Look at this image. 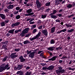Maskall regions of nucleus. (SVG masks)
Instances as JSON below:
<instances>
[{
	"label": "nucleus",
	"mask_w": 75,
	"mask_h": 75,
	"mask_svg": "<svg viewBox=\"0 0 75 75\" xmlns=\"http://www.w3.org/2000/svg\"><path fill=\"white\" fill-rule=\"evenodd\" d=\"M38 28V29H42V25H41Z\"/></svg>",
	"instance_id": "46"
},
{
	"label": "nucleus",
	"mask_w": 75,
	"mask_h": 75,
	"mask_svg": "<svg viewBox=\"0 0 75 75\" xmlns=\"http://www.w3.org/2000/svg\"><path fill=\"white\" fill-rule=\"evenodd\" d=\"M55 5H58V4H60L61 2H60V1L59 0H56L55 1Z\"/></svg>",
	"instance_id": "18"
},
{
	"label": "nucleus",
	"mask_w": 75,
	"mask_h": 75,
	"mask_svg": "<svg viewBox=\"0 0 75 75\" xmlns=\"http://www.w3.org/2000/svg\"><path fill=\"white\" fill-rule=\"evenodd\" d=\"M16 53H13L10 55V56L11 57V59H14L18 57V55L17 54L16 55Z\"/></svg>",
	"instance_id": "5"
},
{
	"label": "nucleus",
	"mask_w": 75,
	"mask_h": 75,
	"mask_svg": "<svg viewBox=\"0 0 75 75\" xmlns=\"http://www.w3.org/2000/svg\"><path fill=\"white\" fill-rule=\"evenodd\" d=\"M35 52H31L30 54L29 55V57L32 58H33L34 57V54H35Z\"/></svg>",
	"instance_id": "8"
},
{
	"label": "nucleus",
	"mask_w": 75,
	"mask_h": 75,
	"mask_svg": "<svg viewBox=\"0 0 75 75\" xmlns=\"http://www.w3.org/2000/svg\"><path fill=\"white\" fill-rule=\"evenodd\" d=\"M56 22H57L58 23H59L61 22V21L60 20H59L58 19H57L55 20Z\"/></svg>",
	"instance_id": "43"
},
{
	"label": "nucleus",
	"mask_w": 75,
	"mask_h": 75,
	"mask_svg": "<svg viewBox=\"0 0 75 75\" xmlns=\"http://www.w3.org/2000/svg\"><path fill=\"white\" fill-rule=\"evenodd\" d=\"M1 27H3L5 26V22H2L1 23Z\"/></svg>",
	"instance_id": "30"
},
{
	"label": "nucleus",
	"mask_w": 75,
	"mask_h": 75,
	"mask_svg": "<svg viewBox=\"0 0 75 75\" xmlns=\"http://www.w3.org/2000/svg\"><path fill=\"white\" fill-rule=\"evenodd\" d=\"M53 13L55 14V13H57V10H54L53 11Z\"/></svg>",
	"instance_id": "49"
},
{
	"label": "nucleus",
	"mask_w": 75,
	"mask_h": 75,
	"mask_svg": "<svg viewBox=\"0 0 75 75\" xmlns=\"http://www.w3.org/2000/svg\"><path fill=\"white\" fill-rule=\"evenodd\" d=\"M36 32H37V29H34L33 31V33H36Z\"/></svg>",
	"instance_id": "42"
},
{
	"label": "nucleus",
	"mask_w": 75,
	"mask_h": 75,
	"mask_svg": "<svg viewBox=\"0 0 75 75\" xmlns=\"http://www.w3.org/2000/svg\"><path fill=\"white\" fill-rule=\"evenodd\" d=\"M20 17H21V16L19 15H18L16 17V19L18 20V19L20 18Z\"/></svg>",
	"instance_id": "31"
},
{
	"label": "nucleus",
	"mask_w": 75,
	"mask_h": 75,
	"mask_svg": "<svg viewBox=\"0 0 75 75\" xmlns=\"http://www.w3.org/2000/svg\"><path fill=\"white\" fill-rule=\"evenodd\" d=\"M71 39V37L68 36L67 38V40H69Z\"/></svg>",
	"instance_id": "58"
},
{
	"label": "nucleus",
	"mask_w": 75,
	"mask_h": 75,
	"mask_svg": "<svg viewBox=\"0 0 75 75\" xmlns=\"http://www.w3.org/2000/svg\"><path fill=\"white\" fill-rule=\"evenodd\" d=\"M25 6H26V7L27 6L29 7V3L27 4H26L25 5Z\"/></svg>",
	"instance_id": "63"
},
{
	"label": "nucleus",
	"mask_w": 75,
	"mask_h": 75,
	"mask_svg": "<svg viewBox=\"0 0 75 75\" xmlns=\"http://www.w3.org/2000/svg\"><path fill=\"white\" fill-rule=\"evenodd\" d=\"M51 17L52 18H53L54 19L57 18V17L55 15H51Z\"/></svg>",
	"instance_id": "28"
},
{
	"label": "nucleus",
	"mask_w": 75,
	"mask_h": 75,
	"mask_svg": "<svg viewBox=\"0 0 75 75\" xmlns=\"http://www.w3.org/2000/svg\"><path fill=\"white\" fill-rule=\"evenodd\" d=\"M8 58V56H6L3 59H2V62H5L6 60H7V59Z\"/></svg>",
	"instance_id": "22"
},
{
	"label": "nucleus",
	"mask_w": 75,
	"mask_h": 75,
	"mask_svg": "<svg viewBox=\"0 0 75 75\" xmlns=\"http://www.w3.org/2000/svg\"><path fill=\"white\" fill-rule=\"evenodd\" d=\"M47 17V15H42V18H46Z\"/></svg>",
	"instance_id": "35"
},
{
	"label": "nucleus",
	"mask_w": 75,
	"mask_h": 75,
	"mask_svg": "<svg viewBox=\"0 0 75 75\" xmlns=\"http://www.w3.org/2000/svg\"><path fill=\"white\" fill-rule=\"evenodd\" d=\"M14 7L13 5H8V6L7 7V8L9 10L10 9H12Z\"/></svg>",
	"instance_id": "15"
},
{
	"label": "nucleus",
	"mask_w": 75,
	"mask_h": 75,
	"mask_svg": "<svg viewBox=\"0 0 75 75\" xmlns=\"http://www.w3.org/2000/svg\"><path fill=\"white\" fill-rule=\"evenodd\" d=\"M58 17H61L62 16V15L61 14L59 13L58 14Z\"/></svg>",
	"instance_id": "59"
},
{
	"label": "nucleus",
	"mask_w": 75,
	"mask_h": 75,
	"mask_svg": "<svg viewBox=\"0 0 75 75\" xmlns=\"http://www.w3.org/2000/svg\"><path fill=\"white\" fill-rule=\"evenodd\" d=\"M10 69V67H9V64H2V66H0V72H1L5 71V70H9Z\"/></svg>",
	"instance_id": "1"
},
{
	"label": "nucleus",
	"mask_w": 75,
	"mask_h": 75,
	"mask_svg": "<svg viewBox=\"0 0 75 75\" xmlns=\"http://www.w3.org/2000/svg\"><path fill=\"white\" fill-rule=\"evenodd\" d=\"M29 30H30V28H25L22 31V33L20 34V35L22 37H24V36L25 35V34H27Z\"/></svg>",
	"instance_id": "3"
},
{
	"label": "nucleus",
	"mask_w": 75,
	"mask_h": 75,
	"mask_svg": "<svg viewBox=\"0 0 75 75\" xmlns=\"http://www.w3.org/2000/svg\"><path fill=\"white\" fill-rule=\"evenodd\" d=\"M26 52H27V54H30L31 53V51H29L28 50H27L26 51Z\"/></svg>",
	"instance_id": "40"
},
{
	"label": "nucleus",
	"mask_w": 75,
	"mask_h": 75,
	"mask_svg": "<svg viewBox=\"0 0 75 75\" xmlns=\"http://www.w3.org/2000/svg\"><path fill=\"white\" fill-rule=\"evenodd\" d=\"M47 69H48V67H42V70L43 71H44V70H47Z\"/></svg>",
	"instance_id": "32"
},
{
	"label": "nucleus",
	"mask_w": 75,
	"mask_h": 75,
	"mask_svg": "<svg viewBox=\"0 0 75 75\" xmlns=\"http://www.w3.org/2000/svg\"><path fill=\"white\" fill-rule=\"evenodd\" d=\"M14 32L16 34H17V33H18V30H15Z\"/></svg>",
	"instance_id": "60"
},
{
	"label": "nucleus",
	"mask_w": 75,
	"mask_h": 75,
	"mask_svg": "<svg viewBox=\"0 0 75 75\" xmlns=\"http://www.w3.org/2000/svg\"><path fill=\"white\" fill-rule=\"evenodd\" d=\"M74 31V29H71L70 30H67V31L68 33H71V32H72Z\"/></svg>",
	"instance_id": "24"
},
{
	"label": "nucleus",
	"mask_w": 75,
	"mask_h": 75,
	"mask_svg": "<svg viewBox=\"0 0 75 75\" xmlns=\"http://www.w3.org/2000/svg\"><path fill=\"white\" fill-rule=\"evenodd\" d=\"M48 50H49V51H54L55 50V47L54 46L51 47H49L47 49Z\"/></svg>",
	"instance_id": "13"
},
{
	"label": "nucleus",
	"mask_w": 75,
	"mask_h": 75,
	"mask_svg": "<svg viewBox=\"0 0 75 75\" xmlns=\"http://www.w3.org/2000/svg\"><path fill=\"white\" fill-rule=\"evenodd\" d=\"M24 66L23 64H19L17 66L18 67V70H20L21 69H22L23 68Z\"/></svg>",
	"instance_id": "10"
},
{
	"label": "nucleus",
	"mask_w": 75,
	"mask_h": 75,
	"mask_svg": "<svg viewBox=\"0 0 75 75\" xmlns=\"http://www.w3.org/2000/svg\"><path fill=\"white\" fill-rule=\"evenodd\" d=\"M40 35H41V32L39 31L38 34V35L35 36V37H36L37 38H38V37H39L40 36Z\"/></svg>",
	"instance_id": "26"
},
{
	"label": "nucleus",
	"mask_w": 75,
	"mask_h": 75,
	"mask_svg": "<svg viewBox=\"0 0 75 75\" xmlns=\"http://www.w3.org/2000/svg\"><path fill=\"white\" fill-rule=\"evenodd\" d=\"M40 65H41L42 66H44L45 65H47V64L46 63H41L40 64Z\"/></svg>",
	"instance_id": "47"
},
{
	"label": "nucleus",
	"mask_w": 75,
	"mask_h": 75,
	"mask_svg": "<svg viewBox=\"0 0 75 75\" xmlns=\"http://www.w3.org/2000/svg\"><path fill=\"white\" fill-rule=\"evenodd\" d=\"M36 27V25H34L32 26V28L31 29V30H33V29H34V28H35Z\"/></svg>",
	"instance_id": "39"
},
{
	"label": "nucleus",
	"mask_w": 75,
	"mask_h": 75,
	"mask_svg": "<svg viewBox=\"0 0 75 75\" xmlns=\"http://www.w3.org/2000/svg\"><path fill=\"white\" fill-rule=\"evenodd\" d=\"M18 30V33H19V32H21V31H22V29L21 28L19 30Z\"/></svg>",
	"instance_id": "62"
},
{
	"label": "nucleus",
	"mask_w": 75,
	"mask_h": 75,
	"mask_svg": "<svg viewBox=\"0 0 75 75\" xmlns=\"http://www.w3.org/2000/svg\"><path fill=\"white\" fill-rule=\"evenodd\" d=\"M50 10V8H48V9H46V11L47 12H49V11Z\"/></svg>",
	"instance_id": "51"
},
{
	"label": "nucleus",
	"mask_w": 75,
	"mask_h": 75,
	"mask_svg": "<svg viewBox=\"0 0 75 75\" xmlns=\"http://www.w3.org/2000/svg\"><path fill=\"white\" fill-rule=\"evenodd\" d=\"M16 10H19L20 9V8L18 6L16 7Z\"/></svg>",
	"instance_id": "41"
},
{
	"label": "nucleus",
	"mask_w": 75,
	"mask_h": 75,
	"mask_svg": "<svg viewBox=\"0 0 75 75\" xmlns=\"http://www.w3.org/2000/svg\"><path fill=\"white\" fill-rule=\"evenodd\" d=\"M8 41H6L4 42V44L6 45H7V44H8Z\"/></svg>",
	"instance_id": "50"
},
{
	"label": "nucleus",
	"mask_w": 75,
	"mask_h": 75,
	"mask_svg": "<svg viewBox=\"0 0 75 75\" xmlns=\"http://www.w3.org/2000/svg\"><path fill=\"white\" fill-rule=\"evenodd\" d=\"M7 47V46H6V45L5 44H4L3 45H2V48H3V49H4L6 48Z\"/></svg>",
	"instance_id": "36"
},
{
	"label": "nucleus",
	"mask_w": 75,
	"mask_h": 75,
	"mask_svg": "<svg viewBox=\"0 0 75 75\" xmlns=\"http://www.w3.org/2000/svg\"><path fill=\"white\" fill-rule=\"evenodd\" d=\"M31 74V71H27L26 72L25 75H30Z\"/></svg>",
	"instance_id": "21"
},
{
	"label": "nucleus",
	"mask_w": 75,
	"mask_h": 75,
	"mask_svg": "<svg viewBox=\"0 0 75 75\" xmlns=\"http://www.w3.org/2000/svg\"><path fill=\"white\" fill-rule=\"evenodd\" d=\"M19 59H20V62H24L25 61V59L24 58L23 56H21L19 57Z\"/></svg>",
	"instance_id": "7"
},
{
	"label": "nucleus",
	"mask_w": 75,
	"mask_h": 75,
	"mask_svg": "<svg viewBox=\"0 0 75 75\" xmlns=\"http://www.w3.org/2000/svg\"><path fill=\"white\" fill-rule=\"evenodd\" d=\"M26 12L27 14H25V16H30L31 17H35L36 15L34 14V12H33V9H28L26 11Z\"/></svg>",
	"instance_id": "2"
},
{
	"label": "nucleus",
	"mask_w": 75,
	"mask_h": 75,
	"mask_svg": "<svg viewBox=\"0 0 75 75\" xmlns=\"http://www.w3.org/2000/svg\"><path fill=\"white\" fill-rule=\"evenodd\" d=\"M48 68L49 70H52V69H54V66H53L52 65H51Z\"/></svg>",
	"instance_id": "19"
},
{
	"label": "nucleus",
	"mask_w": 75,
	"mask_h": 75,
	"mask_svg": "<svg viewBox=\"0 0 75 75\" xmlns=\"http://www.w3.org/2000/svg\"><path fill=\"white\" fill-rule=\"evenodd\" d=\"M36 4L37 5V7H38V8H39L41 7V3L39 1L37 0L36 2Z\"/></svg>",
	"instance_id": "6"
},
{
	"label": "nucleus",
	"mask_w": 75,
	"mask_h": 75,
	"mask_svg": "<svg viewBox=\"0 0 75 75\" xmlns=\"http://www.w3.org/2000/svg\"><path fill=\"white\" fill-rule=\"evenodd\" d=\"M56 58H57V56H53L52 58L49 59L48 61H55V60L56 59Z\"/></svg>",
	"instance_id": "9"
},
{
	"label": "nucleus",
	"mask_w": 75,
	"mask_h": 75,
	"mask_svg": "<svg viewBox=\"0 0 75 75\" xmlns=\"http://www.w3.org/2000/svg\"><path fill=\"white\" fill-rule=\"evenodd\" d=\"M20 23L19 22H17L15 23V26H18V25Z\"/></svg>",
	"instance_id": "34"
},
{
	"label": "nucleus",
	"mask_w": 75,
	"mask_h": 75,
	"mask_svg": "<svg viewBox=\"0 0 75 75\" xmlns=\"http://www.w3.org/2000/svg\"><path fill=\"white\" fill-rule=\"evenodd\" d=\"M67 8H71L72 7V4H69L67 6Z\"/></svg>",
	"instance_id": "29"
},
{
	"label": "nucleus",
	"mask_w": 75,
	"mask_h": 75,
	"mask_svg": "<svg viewBox=\"0 0 75 75\" xmlns=\"http://www.w3.org/2000/svg\"><path fill=\"white\" fill-rule=\"evenodd\" d=\"M16 26V25H15V23H13L12 25H11V27H12L13 28V27H14Z\"/></svg>",
	"instance_id": "48"
},
{
	"label": "nucleus",
	"mask_w": 75,
	"mask_h": 75,
	"mask_svg": "<svg viewBox=\"0 0 75 75\" xmlns=\"http://www.w3.org/2000/svg\"><path fill=\"white\" fill-rule=\"evenodd\" d=\"M23 10V9H20L19 11V12H21V11H22Z\"/></svg>",
	"instance_id": "64"
},
{
	"label": "nucleus",
	"mask_w": 75,
	"mask_h": 75,
	"mask_svg": "<svg viewBox=\"0 0 75 75\" xmlns=\"http://www.w3.org/2000/svg\"><path fill=\"white\" fill-rule=\"evenodd\" d=\"M30 34H28L27 35H26L25 36V37H28L30 36Z\"/></svg>",
	"instance_id": "53"
},
{
	"label": "nucleus",
	"mask_w": 75,
	"mask_h": 75,
	"mask_svg": "<svg viewBox=\"0 0 75 75\" xmlns=\"http://www.w3.org/2000/svg\"><path fill=\"white\" fill-rule=\"evenodd\" d=\"M20 50V49L19 48L18 49H14L15 51H16V52H18Z\"/></svg>",
	"instance_id": "38"
},
{
	"label": "nucleus",
	"mask_w": 75,
	"mask_h": 75,
	"mask_svg": "<svg viewBox=\"0 0 75 75\" xmlns=\"http://www.w3.org/2000/svg\"><path fill=\"white\" fill-rule=\"evenodd\" d=\"M42 33H43V34H44V35H46V36L48 35V32H47V30H42Z\"/></svg>",
	"instance_id": "11"
},
{
	"label": "nucleus",
	"mask_w": 75,
	"mask_h": 75,
	"mask_svg": "<svg viewBox=\"0 0 75 75\" xmlns=\"http://www.w3.org/2000/svg\"><path fill=\"white\" fill-rule=\"evenodd\" d=\"M42 51H42V50L40 51H38V54H41V52H42Z\"/></svg>",
	"instance_id": "54"
},
{
	"label": "nucleus",
	"mask_w": 75,
	"mask_h": 75,
	"mask_svg": "<svg viewBox=\"0 0 75 75\" xmlns=\"http://www.w3.org/2000/svg\"><path fill=\"white\" fill-rule=\"evenodd\" d=\"M9 16H10V17L11 18H12V17H13V13H11Z\"/></svg>",
	"instance_id": "52"
},
{
	"label": "nucleus",
	"mask_w": 75,
	"mask_h": 75,
	"mask_svg": "<svg viewBox=\"0 0 75 75\" xmlns=\"http://www.w3.org/2000/svg\"><path fill=\"white\" fill-rule=\"evenodd\" d=\"M37 38H36V36H35L34 37H33L32 38H29V39L31 41H33V40H35V39H37Z\"/></svg>",
	"instance_id": "25"
},
{
	"label": "nucleus",
	"mask_w": 75,
	"mask_h": 75,
	"mask_svg": "<svg viewBox=\"0 0 75 75\" xmlns=\"http://www.w3.org/2000/svg\"><path fill=\"white\" fill-rule=\"evenodd\" d=\"M55 43V41H54V40L53 39H52L50 41V43L51 44H54Z\"/></svg>",
	"instance_id": "27"
},
{
	"label": "nucleus",
	"mask_w": 75,
	"mask_h": 75,
	"mask_svg": "<svg viewBox=\"0 0 75 75\" xmlns=\"http://www.w3.org/2000/svg\"><path fill=\"white\" fill-rule=\"evenodd\" d=\"M30 42L28 40H25L23 42L24 44H30Z\"/></svg>",
	"instance_id": "20"
},
{
	"label": "nucleus",
	"mask_w": 75,
	"mask_h": 75,
	"mask_svg": "<svg viewBox=\"0 0 75 75\" xmlns=\"http://www.w3.org/2000/svg\"><path fill=\"white\" fill-rule=\"evenodd\" d=\"M51 4V3L50 2H49L47 3H46L45 4V6L47 7V6H50V5Z\"/></svg>",
	"instance_id": "33"
},
{
	"label": "nucleus",
	"mask_w": 75,
	"mask_h": 75,
	"mask_svg": "<svg viewBox=\"0 0 75 75\" xmlns=\"http://www.w3.org/2000/svg\"><path fill=\"white\" fill-rule=\"evenodd\" d=\"M62 49V47H56L55 49L56 50H61Z\"/></svg>",
	"instance_id": "37"
},
{
	"label": "nucleus",
	"mask_w": 75,
	"mask_h": 75,
	"mask_svg": "<svg viewBox=\"0 0 75 75\" xmlns=\"http://www.w3.org/2000/svg\"><path fill=\"white\" fill-rule=\"evenodd\" d=\"M14 30H15V29H14L10 30L8 31V33H10V34H14Z\"/></svg>",
	"instance_id": "17"
},
{
	"label": "nucleus",
	"mask_w": 75,
	"mask_h": 75,
	"mask_svg": "<svg viewBox=\"0 0 75 75\" xmlns=\"http://www.w3.org/2000/svg\"><path fill=\"white\" fill-rule=\"evenodd\" d=\"M59 69H58V70H60V71H62V68L61 66L59 67Z\"/></svg>",
	"instance_id": "45"
},
{
	"label": "nucleus",
	"mask_w": 75,
	"mask_h": 75,
	"mask_svg": "<svg viewBox=\"0 0 75 75\" xmlns=\"http://www.w3.org/2000/svg\"><path fill=\"white\" fill-rule=\"evenodd\" d=\"M18 13V11H15L14 13V14H17Z\"/></svg>",
	"instance_id": "56"
},
{
	"label": "nucleus",
	"mask_w": 75,
	"mask_h": 75,
	"mask_svg": "<svg viewBox=\"0 0 75 75\" xmlns=\"http://www.w3.org/2000/svg\"><path fill=\"white\" fill-rule=\"evenodd\" d=\"M0 16L3 20H5L6 18V15L2 13L0 14Z\"/></svg>",
	"instance_id": "12"
},
{
	"label": "nucleus",
	"mask_w": 75,
	"mask_h": 75,
	"mask_svg": "<svg viewBox=\"0 0 75 75\" xmlns=\"http://www.w3.org/2000/svg\"><path fill=\"white\" fill-rule=\"evenodd\" d=\"M5 22L6 23H8V22H9V20H5Z\"/></svg>",
	"instance_id": "57"
},
{
	"label": "nucleus",
	"mask_w": 75,
	"mask_h": 75,
	"mask_svg": "<svg viewBox=\"0 0 75 75\" xmlns=\"http://www.w3.org/2000/svg\"><path fill=\"white\" fill-rule=\"evenodd\" d=\"M16 74L18 75L19 74V75H23V74H24V73H23V71H18L17 72Z\"/></svg>",
	"instance_id": "14"
},
{
	"label": "nucleus",
	"mask_w": 75,
	"mask_h": 75,
	"mask_svg": "<svg viewBox=\"0 0 75 75\" xmlns=\"http://www.w3.org/2000/svg\"><path fill=\"white\" fill-rule=\"evenodd\" d=\"M44 9V7H42L41 8H40L38 10V11H39V10H43V9Z\"/></svg>",
	"instance_id": "55"
},
{
	"label": "nucleus",
	"mask_w": 75,
	"mask_h": 75,
	"mask_svg": "<svg viewBox=\"0 0 75 75\" xmlns=\"http://www.w3.org/2000/svg\"><path fill=\"white\" fill-rule=\"evenodd\" d=\"M65 71V70L64 69H63L62 70H57L56 71V73L57 75H60L62 74H63L64 71Z\"/></svg>",
	"instance_id": "4"
},
{
	"label": "nucleus",
	"mask_w": 75,
	"mask_h": 75,
	"mask_svg": "<svg viewBox=\"0 0 75 75\" xmlns=\"http://www.w3.org/2000/svg\"><path fill=\"white\" fill-rule=\"evenodd\" d=\"M23 1V0H20L18 1V3L19 4H21L22 3V2Z\"/></svg>",
	"instance_id": "44"
},
{
	"label": "nucleus",
	"mask_w": 75,
	"mask_h": 75,
	"mask_svg": "<svg viewBox=\"0 0 75 75\" xmlns=\"http://www.w3.org/2000/svg\"><path fill=\"white\" fill-rule=\"evenodd\" d=\"M66 31H67V29H64L61 30L60 31H59V32H58V33L59 34H60V33H61L62 32H65Z\"/></svg>",
	"instance_id": "23"
},
{
	"label": "nucleus",
	"mask_w": 75,
	"mask_h": 75,
	"mask_svg": "<svg viewBox=\"0 0 75 75\" xmlns=\"http://www.w3.org/2000/svg\"><path fill=\"white\" fill-rule=\"evenodd\" d=\"M55 27H54L52 28L51 30V33H54L55 32Z\"/></svg>",
	"instance_id": "16"
},
{
	"label": "nucleus",
	"mask_w": 75,
	"mask_h": 75,
	"mask_svg": "<svg viewBox=\"0 0 75 75\" xmlns=\"http://www.w3.org/2000/svg\"><path fill=\"white\" fill-rule=\"evenodd\" d=\"M6 36H7V37H9V36H10V34L8 33H7L6 34Z\"/></svg>",
	"instance_id": "61"
}]
</instances>
